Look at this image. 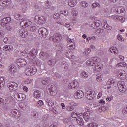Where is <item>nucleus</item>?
<instances>
[{
  "instance_id": "nucleus-61",
  "label": "nucleus",
  "mask_w": 127,
  "mask_h": 127,
  "mask_svg": "<svg viewBox=\"0 0 127 127\" xmlns=\"http://www.w3.org/2000/svg\"><path fill=\"white\" fill-rule=\"evenodd\" d=\"M97 33H102L103 32V29H98L96 30Z\"/></svg>"
},
{
  "instance_id": "nucleus-39",
  "label": "nucleus",
  "mask_w": 127,
  "mask_h": 127,
  "mask_svg": "<svg viewBox=\"0 0 127 127\" xmlns=\"http://www.w3.org/2000/svg\"><path fill=\"white\" fill-rule=\"evenodd\" d=\"M18 111L16 109H12L10 112L12 115H13L14 116L17 115V112Z\"/></svg>"
},
{
  "instance_id": "nucleus-17",
  "label": "nucleus",
  "mask_w": 127,
  "mask_h": 127,
  "mask_svg": "<svg viewBox=\"0 0 127 127\" xmlns=\"http://www.w3.org/2000/svg\"><path fill=\"white\" fill-rule=\"evenodd\" d=\"M41 94H42L41 91L39 90H35L33 93L34 98H35V99H39L41 97Z\"/></svg>"
},
{
  "instance_id": "nucleus-50",
  "label": "nucleus",
  "mask_w": 127,
  "mask_h": 127,
  "mask_svg": "<svg viewBox=\"0 0 127 127\" xmlns=\"http://www.w3.org/2000/svg\"><path fill=\"white\" fill-rule=\"evenodd\" d=\"M85 52L86 55H89V53H90V52H91V49L88 48H86L85 49Z\"/></svg>"
},
{
  "instance_id": "nucleus-43",
  "label": "nucleus",
  "mask_w": 127,
  "mask_h": 127,
  "mask_svg": "<svg viewBox=\"0 0 127 127\" xmlns=\"http://www.w3.org/2000/svg\"><path fill=\"white\" fill-rule=\"evenodd\" d=\"M44 79L46 81V83H47V84H49V83H51V81L52 80L50 77H46Z\"/></svg>"
},
{
  "instance_id": "nucleus-6",
  "label": "nucleus",
  "mask_w": 127,
  "mask_h": 127,
  "mask_svg": "<svg viewBox=\"0 0 127 127\" xmlns=\"http://www.w3.org/2000/svg\"><path fill=\"white\" fill-rule=\"evenodd\" d=\"M7 87L10 91H15L18 89V84L15 82L9 83Z\"/></svg>"
},
{
  "instance_id": "nucleus-63",
  "label": "nucleus",
  "mask_w": 127,
  "mask_h": 127,
  "mask_svg": "<svg viewBox=\"0 0 127 127\" xmlns=\"http://www.w3.org/2000/svg\"><path fill=\"white\" fill-rule=\"evenodd\" d=\"M23 89L24 91H25V92H28L29 91L28 88L26 86H23Z\"/></svg>"
},
{
  "instance_id": "nucleus-3",
  "label": "nucleus",
  "mask_w": 127,
  "mask_h": 127,
  "mask_svg": "<svg viewBox=\"0 0 127 127\" xmlns=\"http://www.w3.org/2000/svg\"><path fill=\"white\" fill-rule=\"evenodd\" d=\"M62 38L60 34L55 33L53 36L50 38V40L53 41V42H55V43H58L59 42H60Z\"/></svg>"
},
{
  "instance_id": "nucleus-56",
  "label": "nucleus",
  "mask_w": 127,
  "mask_h": 127,
  "mask_svg": "<svg viewBox=\"0 0 127 127\" xmlns=\"http://www.w3.org/2000/svg\"><path fill=\"white\" fill-rule=\"evenodd\" d=\"M31 21H29V22H26L25 23V26L26 27H28V26H30V25H31Z\"/></svg>"
},
{
  "instance_id": "nucleus-46",
  "label": "nucleus",
  "mask_w": 127,
  "mask_h": 127,
  "mask_svg": "<svg viewBox=\"0 0 127 127\" xmlns=\"http://www.w3.org/2000/svg\"><path fill=\"white\" fill-rule=\"evenodd\" d=\"M74 88L73 89H77V88L79 87V83H78V81L74 80Z\"/></svg>"
},
{
  "instance_id": "nucleus-32",
  "label": "nucleus",
  "mask_w": 127,
  "mask_h": 127,
  "mask_svg": "<svg viewBox=\"0 0 127 127\" xmlns=\"http://www.w3.org/2000/svg\"><path fill=\"white\" fill-rule=\"evenodd\" d=\"M81 76L83 79H87V78L89 77V73H88V72L83 71L81 73Z\"/></svg>"
},
{
  "instance_id": "nucleus-29",
  "label": "nucleus",
  "mask_w": 127,
  "mask_h": 127,
  "mask_svg": "<svg viewBox=\"0 0 127 127\" xmlns=\"http://www.w3.org/2000/svg\"><path fill=\"white\" fill-rule=\"evenodd\" d=\"M76 4H77V3L74 0H71L68 2V5L71 7H74Z\"/></svg>"
},
{
  "instance_id": "nucleus-35",
  "label": "nucleus",
  "mask_w": 127,
  "mask_h": 127,
  "mask_svg": "<svg viewBox=\"0 0 127 127\" xmlns=\"http://www.w3.org/2000/svg\"><path fill=\"white\" fill-rule=\"evenodd\" d=\"M117 10L118 13H123L125 12V8L123 7H118Z\"/></svg>"
},
{
  "instance_id": "nucleus-41",
  "label": "nucleus",
  "mask_w": 127,
  "mask_h": 127,
  "mask_svg": "<svg viewBox=\"0 0 127 127\" xmlns=\"http://www.w3.org/2000/svg\"><path fill=\"white\" fill-rule=\"evenodd\" d=\"M74 80H73L72 82H70L68 84V89H73L74 88Z\"/></svg>"
},
{
  "instance_id": "nucleus-49",
  "label": "nucleus",
  "mask_w": 127,
  "mask_h": 127,
  "mask_svg": "<svg viewBox=\"0 0 127 127\" xmlns=\"http://www.w3.org/2000/svg\"><path fill=\"white\" fill-rule=\"evenodd\" d=\"M122 113L123 115H127V107L122 109Z\"/></svg>"
},
{
  "instance_id": "nucleus-47",
  "label": "nucleus",
  "mask_w": 127,
  "mask_h": 127,
  "mask_svg": "<svg viewBox=\"0 0 127 127\" xmlns=\"http://www.w3.org/2000/svg\"><path fill=\"white\" fill-rule=\"evenodd\" d=\"M114 83H115L114 80L110 79L107 81V85H113V84H114Z\"/></svg>"
},
{
  "instance_id": "nucleus-38",
  "label": "nucleus",
  "mask_w": 127,
  "mask_h": 127,
  "mask_svg": "<svg viewBox=\"0 0 127 127\" xmlns=\"http://www.w3.org/2000/svg\"><path fill=\"white\" fill-rule=\"evenodd\" d=\"M62 67L64 68V70H68V64L64 62L62 63Z\"/></svg>"
},
{
  "instance_id": "nucleus-27",
  "label": "nucleus",
  "mask_w": 127,
  "mask_h": 127,
  "mask_svg": "<svg viewBox=\"0 0 127 127\" xmlns=\"http://www.w3.org/2000/svg\"><path fill=\"white\" fill-rule=\"evenodd\" d=\"M37 30H38V28L35 26H30L28 27L29 31H31L32 32H35Z\"/></svg>"
},
{
  "instance_id": "nucleus-25",
  "label": "nucleus",
  "mask_w": 127,
  "mask_h": 127,
  "mask_svg": "<svg viewBox=\"0 0 127 127\" xmlns=\"http://www.w3.org/2000/svg\"><path fill=\"white\" fill-rule=\"evenodd\" d=\"M56 63V61L54 60H50L47 62V64L50 67H53Z\"/></svg>"
},
{
  "instance_id": "nucleus-42",
  "label": "nucleus",
  "mask_w": 127,
  "mask_h": 127,
  "mask_svg": "<svg viewBox=\"0 0 127 127\" xmlns=\"http://www.w3.org/2000/svg\"><path fill=\"white\" fill-rule=\"evenodd\" d=\"M47 119H48V115H47V114H45L42 117L41 121H42V122H45Z\"/></svg>"
},
{
  "instance_id": "nucleus-33",
  "label": "nucleus",
  "mask_w": 127,
  "mask_h": 127,
  "mask_svg": "<svg viewBox=\"0 0 127 127\" xmlns=\"http://www.w3.org/2000/svg\"><path fill=\"white\" fill-rule=\"evenodd\" d=\"M87 127H99V124L97 123H95L94 122L89 123L87 125Z\"/></svg>"
},
{
  "instance_id": "nucleus-48",
  "label": "nucleus",
  "mask_w": 127,
  "mask_h": 127,
  "mask_svg": "<svg viewBox=\"0 0 127 127\" xmlns=\"http://www.w3.org/2000/svg\"><path fill=\"white\" fill-rule=\"evenodd\" d=\"M31 116H32L34 118H38V113H37V112H31Z\"/></svg>"
},
{
  "instance_id": "nucleus-24",
  "label": "nucleus",
  "mask_w": 127,
  "mask_h": 127,
  "mask_svg": "<svg viewBox=\"0 0 127 127\" xmlns=\"http://www.w3.org/2000/svg\"><path fill=\"white\" fill-rule=\"evenodd\" d=\"M76 122L77 124H78V125H80V126H83V125H84L85 123L84 122V120H83V118L80 116L77 117V118L76 119Z\"/></svg>"
},
{
  "instance_id": "nucleus-51",
  "label": "nucleus",
  "mask_w": 127,
  "mask_h": 127,
  "mask_svg": "<svg viewBox=\"0 0 127 127\" xmlns=\"http://www.w3.org/2000/svg\"><path fill=\"white\" fill-rule=\"evenodd\" d=\"M4 37V32L2 30H0V38H3Z\"/></svg>"
},
{
  "instance_id": "nucleus-60",
  "label": "nucleus",
  "mask_w": 127,
  "mask_h": 127,
  "mask_svg": "<svg viewBox=\"0 0 127 127\" xmlns=\"http://www.w3.org/2000/svg\"><path fill=\"white\" fill-rule=\"evenodd\" d=\"M38 104H39V106H42L44 104L43 101L42 100H39L38 101Z\"/></svg>"
},
{
  "instance_id": "nucleus-44",
  "label": "nucleus",
  "mask_w": 127,
  "mask_h": 127,
  "mask_svg": "<svg viewBox=\"0 0 127 127\" xmlns=\"http://www.w3.org/2000/svg\"><path fill=\"white\" fill-rule=\"evenodd\" d=\"M67 111L68 112H71V111H73L74 110V107L68 105L67 106Z\"/></svg>"
},
{
  "instance_id": "nucleus-23",
  "label": "nucleus",
  "mask_w": 127,
  "mask_h": 127,
  "mask_svg": "<svg viewBox=\"0 0 127 127\" xmlns=\"http://www.w3.org/2000/svg\"><path fill=\"white\" fill-rule=\"evenodd\" d=\"M40 55V56H42L44 58H46V59H49L50 57V55L45 52H41Z\"/></svg>"
},
{
  "instance_id": "nucleus-28",
  "label": "nucleus",
  "mask_w": 127,
  "mask_h": 127,
  "mask_svg": "<svg viewBox=\"0 0 127 127\" xmlns=\"http://www.w3.org/2000/svg\"><path fill=\"white\" fill-rule=\"evenodd\" d=\"M1 108L2 110H3L4 111H7L8 110V105L6 103H2L1 104Z\"/></svg>"
},
{
  "instance_id": "nucleus-58",
  "label": "nucleus",
  "mask_w": 127,
  "mask_h": 127,
  "mask_svg": "<svg viewBox=\"0 0 127 127\" xmlns=\"http://www.w3.org/2000/svg\"><path fill=\"white\" fill-rule=\"evenodd\" d=\"M93 7H100V4L98 3H94L92 4Z\"/></svg>"
},
{
  "instance_id": "nucleus-64",
  "label": "nucleus",
  "mask_w": 127,
  "mask_h": 127,
  "mask_svg": "<svg viewBox=\"0 0 127 127\" xmlns=\"http://www.w3.org/2000/svg\"><path fill=\"white\" fill-rule=\"evenodd\" d=\"M117 0H109V3H115Z\"/></svg>"
},
{
  "instance_id": "nucleus-55",
  "label": "nucleus",
  "mask_w": 127,
  "mask_h": 127,
  "mask_svg": "<svg viewBox=\"0 0 127 127\" xmlns=\"http://www.w3.org/2000/svg\"><path fill=\"white\" fill-rule=\"evenodd\" d=\"M54 77L56 78V79H60V78H61V76H60L58 73H55L54 74Z\"/></svg>"
},
{
  "instance_id": "nucleus-31",
  "label": "nucleus",
  "mask_w": 127,
  "mask_h": 127,
  "mask_svg": "<svg viewBox=\"0 0 127 127\" xmlns=\"http://www.w3.org/2000/svg\"><path fill=\"white\" fill-rule=\"evenodd\" d=\"M116 19H118V20H119V21H120L121 23L125 22V17L122 16H117L116 17Z\"/></svg>"
},
{
  "instance_id": "nucleus-37",
  "label": "nucleus",
  "mask_w": 127,
  "mask_h": 127,
  "mask_svg": "<svg viewBox=\"0 0 127 127\" xmlns=\"http://www.w3.org/2000/svg\"><path fill=\"white\" fill-rule=\"evenodd\" d=\"M15 18L17 19V20H22V16L20 15V14L16 13L15 15Z\"/></svg>"
},
{
  "instance_id": "nucleus-10",
  "label": "nucleus",
  "mask_w": 127,
  "mask_h": 127,
  "mask_svg": "<svg viewBox=\"0 0 127 127\" xmlns=\"http://www.w3.org/2000/svg\"><path fill=\"white\" fill-rule=\"evenodd\" d=\"M66 40L68 43H69V44L67 45L68 49H69L70 50H73V49H75V45L73 44H71L72 43H74V40L71 39L70 38H67Z\"/></svg>"
},
{
  "instance_id": "nucleus-59",
  "label": "nucleus",
  "mask_w": 127,
  "mask_h": 127,
  "mask_svg": "<svg viewBox=\"0 0 127 127\" xmlns=\"http://www.w3.org/2000/svg\"><path fill=\"white\" fill-rule=\"evenodd\" d=\"M71 116L72 118H77L78 117V114L76 112H73L72 113Z\"/></svg>"
},
{
  "instance_id": "nucleus-45",
  "label": "nucleus",
  "mask_w": 127,
  "mask_h": 127,
  "mask_svg": "<svg viewBox=\"0 0 127 127\" xmlns=\"http://www.w3.org/2000/svg\"><path fill=\"white\" fill-rule=\"evenodd\" d=\"M27 53H28V51L24 50L23 51H21L20 54H21V55H22L23 56H25V55H26Z\"/></svg>"
},
{
  "instance_id": "nucleus-34",
  "label": "nucleus",
  "mask_w": 127,
  "mask_h": 127,
  "mask_svg": "<svg viewBox=\"0 0 127 127\" xmlns=\"http://www.w3.org/2000/svg\"><path fill=\"white\" fill-rule=\"evenodd\" d=\"M46 105H47L48 107H53V106H54V102L47 100L46 101Z\"/></svg>"
},
{
  "instance_id": "nucleus-18",
  "label": "nucleus",
  "mask_w": 127,
  "mask_h": 127,
  "mask_svg": "<svg viewBox=\"0 0 127 127\" xmlns=\"http://www.w3.org/2000/svg\"><path fill=\"white\" fill-rule=\"evenodd\" d=\"M118 88L119 91H120L121 93H125V92H126V86H125L123 84L121 83L118 84Z\"/></svg>"
},
{
  "instance_id": "nucleus-4",
  "label": "nucleus",
  "mask_w": 127,
  "mask_h": 127,
  "mask_svg": "<svg viewBox=\"0 0 127 127\" xmlns=\"http://www.w3.org/2000/svg\"><path fill=\"white\" fill-rule=\"evenodd\" d=\"M85 97L87 100H93L96 97V93L94 90H89L85 93Z\"/></svg>"
},
{
  "instance_id": "nucleus-52",
  "label": "nucleus",
  "mask_w": 127,
  "mask_h": 127,
  "mask_svg": "<svg viewBox=\"0 0 127 127\" xmlns=\"http://www.w3.org/2000/svg\"><path fill=\"white\" fill-rule=\"evenodd\" d=\"M117 39L120 41H124V38L121 35H118L117 36Z\"/></svg>"
},
{
  "instance_id": "nucleus-57",
  "label": "nucleus",
  "mask_w": 127,
  "mask_h": 127,
  "mask_svg": "<svg viewBox=\"0 0 127 127\" xmlns=\"http://www.w3.org/2000/svg\"><path fill=\"white\" fill-rule=\"evenodd\" d=\"M6 27V29L8 30V31H11L12 28L10 27V26H8V25H6L5 26Z\"/></svg>"
},
{
  "instance_id": "nucleus-12",
  "label": "nucleus",
  "mask_w": 127,
  "mask_h": 127,
  "mask_svg": "<svg viewBox=\"0 0 127 127\" xmlns=\"http://www.w3.org/2000/svg\"><path fill=\"white\" fill-rule=\"evenodd\" d=\"M10 3H11L10 0H1L0 1V5H1V6L6 7L9 6L10 5Z\"/></svg>"
},
{
  "instance_id": "nucleus-21",
  "label": "nucleus",
  "mask_w": 127,
  "mask_h": 127,
  "mask_svg": "<svg viewBox=\"0 0 127 127\" xmlns=\"http://www.w3.org/2000/svg\"><path fill=\"white\" fill-rule=\"evenodd\" d=\"M4 85H5V80H4V78H0V90H3Z\"/></svg>"
},
{
  "instance_id": "nucleus-22",
  "label": "nucleus",
  "mask_w": 127,
  "mask_h": 127,
  "mask_svg": "<svg viewBox=\"0 0 127 127\" xmlns=\"http://www.w3.org/2000/svg\"><path fill=\"white\" fill-rule=\"evenodd\" d=\"M118 74L120 75L121 79H126V76H127V73H126V71H125L124 70H120L118 71Z\"/></svg>"
},
{
  "instance_id": "nucleus-54",
  "label": "nucleus",
  "mask_w": 127,
  "mask_h": 127,
  "mask_svg": "<svg viewBox=\"0 0 127 127\" xmlns=\"http://www.w3.org/2000/svg\"><path fill=\"white\" fill-rule=\"evenodd\" d=\"M54 87V85L53 84H49L48 85L47 88V89H49L50 90H52V88Z\"/></svg>"
},
{
  "instance_id": "nucleus-30",
  "label": "nucleus",
  "mask_w": 127,
  "mask_h": 127,
  "mask_svg": "<svg viewBox=\"0 0 127 127\" xmlns=\"http://www.w3.org/2000/svg\"><path fill=\"white\" fill-rule=\"evenodd\" d=\"M117 68H122L126 67V63L125 62H120L116 65Z\"/></svg>"
},
{
  "instance_id": "nucleus-8",
  "label": "nucleus",
  "mask_w": 127,
  "mask_h": 127,
  "mask_svg": "<svg viewBox=\"0 0 127 127\" xmlns=\"http://www.w3.org/2000/svg\"><path fill=\"white\" fill-rule=\"evenodd\" d=\"M38 32L40 35L43 37H47V35H48V30L45 28H40L38 29Z\"/></svg>"
},
{
  "instance_id": "nucleus-1",
  "label": "nucleus",
  "mask_w": 127,
  "mask_h": 127,
  "mask_svg": "<svg viewBox=\"0 0 127 127\" xmlns=\"http://www.w3.org/2000/svg\"><path fill=\"white\" fill-rule=\"evenodd\" d=\"M101 62V59L99 57H92L90 58V60L87 61L86 65L87 66H93L96 71L99 72L102 70L103 64H99Z\"/></svg>"
},
{
  "instance_id": "nucleus-36",
  "label": "nucleus",
  "mask_w": 127,
  "mask_h": 127,
  "mask_svg": "<svg viewBox=\"0 0 127 127\" xmlns=\"http://www.w3.org/2000/svg\"><path fill=\"white\" fill-rule=\"evenodd\" d=\"M103 25V28L105 29H108V30H111L112 29V26H109L108 24L105 23Z\"/></svg>"
},
{
  "instance_id": "nucleus-16",
  "label": "nucleus",
  "mask_w": 127,
  "mask_h": 127,
  "mask_svg": "<svg viewBox=\"0 0 127 127\" xmlns=\"http://www.w3.org/2000/svg\"><path fill=\"white\" fill-rule=\"evenodd\" d=\"M8 71H9L10 74H14L16 72V67L13 65H11L8 67Z\"/></svg>"
},
{
  "instance_id": "nucleus-40",
  "label": "nucleus",
  "mask_w": 127,
  "mask_h": 127,
  "mask_svg": "<svg viewBox=\"0 0 127 127\" xmlns=\"http://www.w3.org/2000/svg\"><path fill=\"white\" fill-rule=\"evenodd\" d=\"M60 13L61 14H63V15H68L69 14V12L67 10H64V11H61L60 12Z\"/></svg>"
},
{
  "instance_id": "nucleus-20",
  "label": "nucleus",
  "mask_w": 127,
  "mask_h": 127,
  "mask_svg": "<svg viewBox=\"0 0 127 127\" xmlns=\"http://www.w3.org/2000/svg\"><path fill=\"white\" fill-rule=\"evenodd\" d=\"M90 115H91L90 112H84L83 113V117L86 122H89V120H90Z\"/></svg>"
},
{
  "instance_id": "nucleus-5",
  "label": "nucleus",
  "mask_w": 127,
  "mask_h": 127,
  "mask_svg": "<svg viewBox=\"0 0 127 127\" xmlns=\"http://www.w3.org/2000/svg\"><path fill=\"white\" fill-rule=\"evenodd\" d=\"M34 21L38 24H43L46 21L45 17L36 15L34 17Z\"/></svg>"
},
{
  "instance_id": "nucleus-15",
  "label": "nucleus",
  "mask_w": 127,
  "mask_h": 127,
  "mask_svg": "<svg viewBox=\"0 0 127 127\" xmlns=\"http://www.w3.org/2000/svg\"><path fill=\"white\" fill-rule=\"evenodd\" d=\"M3 50L11 52V51H13V47L11 45H6L3 47Z\"/></svg>"
},
{
  "instance_id": "nucleus-7",
  "label": "nucleus",
  "mask_w": 127,
  "mask_h": 127,
  "mask_svg": "<svg viewBox=\"0 0 127 127\" xmlns=\"http://www.w3.org/2000/svg\"><path fill=\"white\" fill-rule=\"evenodd\" d=\"M17 65L18 68H21V67H24L25 65L27 64V62L26 60L24 59H19L17 61Z\"/></svg>"
},
{
  "instance_id": "nucleus-62",
  "label": "nucleus",
  "mask_w": 127,
  "mask_h": 127,
  "mask_svg": "<svg viewBox=\"0 0 127 127\" xmlns=\"http://www.w3.org/2000/svg\"><path fill=\"white\" fill-rule=\"evenodd\" d=\"M102 91H100L98 94L97 96V99H100V98H101V97H102Z\"/></svg>"
},
{
  "instance_id": "nucleus-2",
  "label": "nucleus",
  "mask_w": 127,
  "mask_h": 127,
  "mask_svg": "<svg viewBox=\"0 0 127 127\" xmlns=\"http://www.w3.org/2000/svg\"><path fill=\"white\" fill-rule=\"evenodd\" d=\"M37 72V69L35 66L29 67L28 68H27L25 71V74L27 76H33L35 75Z\"/></svg>"
},
{
  "instance_id": "nucleus-53",
  "label": "nucleus",
  "mask_w": 127,
  "mask_h": 127,
  "mask_svg": "<svg viewBox=\"0 0 127 127\" xmlns=\"http://www.w3.org/2000/svg\"><path fill=\"white\" fill-rule=\"evenodd\" d=\"M53 17L55 19H58L60 18V14H56L53 15Z\"/></svg>"
},
{
  "instance_id": "nucleus-11",
  "label": "nucleus",
  "mask_w": 127,
  "mask_h": 127,
  "mask_svg": "<svg viewBox=\"0 0 127 127\" xmlns=\"http://www.w3.org/2000/svg\"><path fill=\"white\" fill-rule=\"evenodd\" d=\"M36 55H37V50L36 49H33L29 52L28 57H29L30 59L33 60L34 58L36 57Z\"/></svg>"
},
{
  "instance_id": "nucleus-19",
  "label": "nucleus",
  "mask_w": 127,
  "mask_h": 127,
  "mask_svg": "<svg viewBox=\"0 0 127 127\" xmlns=\"http://www.w3.org/2000/svg\"><path fill=\"white\" fill-rule=\"evenodd\" d=\"M75 96L77 97V99H82L84 97V92L82 90H78L75 94Z\"/></svg>"
},
{
  "instance_id": "nucleus-14",
  "label": "nucleus",
  "mask_w": 127,
  "mask_h": 127,
  "mask_svg": "<svg viewBox=\"0 0 127 127\" xmlns=\"http://www.w3.org/2000/svg\"><path fill=\"white\" fill-rule=\"evenodd\" d=\"M100 25H101V21H96V22H94L93 23L91 24L90 26V27H92V28L96 29V28H98Z\"/></svg>"
},
{
  "instance_id": "nucleus-13",
  "label": "nucleus",
  "mask_w": 127,
  "mask_h": 127,
  "mask_svg": "<svg viewBox=\"0 0 127 127\" xmlns=\"http://www.w3.org/2000/svg\"><path fill=\"white\" fill-rule=\"evenodd\" d=\"M19 34L23 38L26 37L28 35V31L26 29H21L19 30Z\"/></svg>"
},
{
  "instance_id": "nucleus-9",
  "label": "nucleus",
  "mask_w": 127,
  "mask_h": 127,
  "mask_svg": "<svg viewBox=\"0 0 127 127\" xmlns=\"http://www.w3.org/2000/svg\"><path fill=\"white\" fill-rule=\"evenodd\" d=\"M10 21H11V18L7 17L1 20L0 24L1 26L4 27V26H6V25H8V24L10 23Z\"/></svg>"
},
{
  "instance_id": "nucleus-26",
  "label": "nucleus",
  "mask_w": 127,
  "mask_h": 127,
  "mask_svg": "<svg viewBox=\"0 0 127 127\" xmlns=\"http://www.w3.org/2000/svg\"><path fill=\"white\" fill-rule=\"evenodd\" d=\"M16 96L19 101H22V100H25V95L22 93H19L18 94H17Z\"/></svg>"
}]
</instances>
